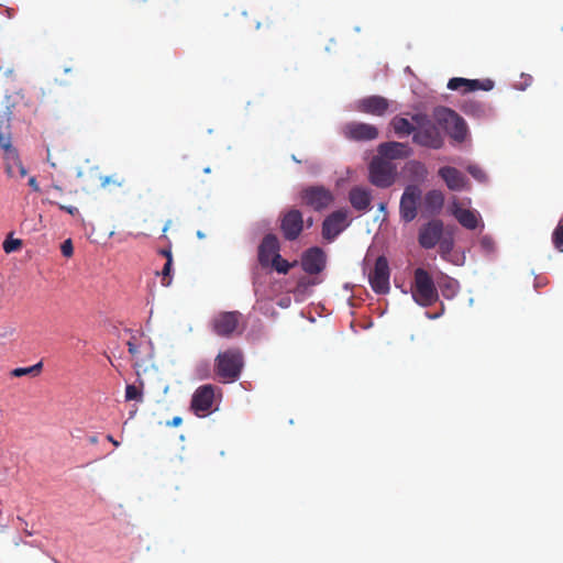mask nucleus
<instances>
[{
  "mask_svg": "<svg viewBox=\"0 0 563 563\" xmlns=\"http://www.w3.org/2000/svg\"><path fill=\"white\" fill-rule=\"evenodd\" d=\"M107 184H109V177H106V178L102 180V185H103V186H104V185H107Z\"/></svg>",
  "mask_w": 563,
  "mask_h": 563,
  "instance_id": "nucleus-48",
  "label": "nucleus"
},
{
  "mask_svg": "<svg viewBox=\"0 0 563 563\" xmlns=\"http://www.w3.org/2000/svg\"><path fill=\"white\" fill-rule=\"evenodd\" d=\"M389 266L386 257L379 256L374 268L368 274V280L372 289L376 294H387L389 291Z\"/></svg>",
  "mask_w": 563,
  "mask_h": 563,
  "instance_id": "nucleus-11",
  "label": "nucleus"
},
{
  "mask_svg": "<svg viewBox=\"0 0 563 563\" xmlns=\"http://www.w3.org/2000/svg\"><path fill=\"white\" fill-rule=\"evenodd\" d=\"M413 300L421 307H430L439 300L432 276L424 268H416L411 287Z\"/></svg>",
  "mask_w": 563,
  "mask_h": 563,
  "instance_id": "nucleus-3",
  "label": "nucleus"
},
{
  "mask_svg": "<svg viewBox=\"0 0 563 563\" xmlns=\"http://www.w3.org/2000/svg\"><path fill=\"white\" fill-rule=\"evenodd\" d=\"M22 246V241L20 239H12L8 236L3 242V251L8 254L16 252Z\"/></svg>",
  "mask_w": 563,
  "mask_h": 563,
  "instance_id": "nucleus-34",
  "label": "nucleus"
},
{
  "mask_svg": "<svg viewBox=\"0 0 563 563\" xmlns=\"http://www.w3.org/2000/svg\"><path fill=\"white\" fill-rule=\"evenodd\" d=\"M439 176L445 181L449 189L459 191L466 184L465 176L455 167L444 166L439 169Z\"/></svg>",
  "mask_w": 563,
  "mask_h": 563,
  "instance_id": "nucleus-19",
  "label": "nucleus"
},
{
  "mask_svg": "<svg viewBox=\"0 0 563 563\" xmlns=\"http://www.w3.org/2000/svg\"><path fill=\"white\" fill-rule=\"evenodd\" d=\"M10 120L11 112L9 109H0V147L3 152L14 148L11 143Z\"/></svg>",
  "mask_w": 563,
  "mask_h": 563,
  "instance_id": "nucleus-23",
  "label": "nucleus"
},
{
  "mask_svg": "<svg viewBox=\"0 0 563 563\" xmlns=\"http://www.w3.org/2000/svg\"><path fill=\"white\" fill-rule=\"evenodd\" d=\"M107 440L109 442H111L114 446H119L120 445V443L111 434L107 435Z\"/></svg>",
  "mask_w": 563,
  "mask_h": 563,
  "instance_id": "nucleus-44",
  "label": "nucleus"
},
{
  "mask_svg": "<svg viewBox=\"0 0 563 563\" xmlns=\"http://www.w3.org/2000/svg\"><path fill=\"white\" fill-rule=\"evenodd\" d=\"M164 257H166V261L168 258H173L170 249H165L159 252Z\"/></svg>",
  "mask_w": 563,
  "mask_h": 563,
  "instance_id": "nucleus-43",
  "label": "nucleus"
},
{
  "mask_svg": "<svg viewBox=\"0 0 563 563\" xmlns=\"http://www.w3.org/2000/svg\"><path fill=\"white\" fill-rule=\"evenodd\" d=\"M29 185L30 187L34 190V191H40V187H38V184L36 181V178L35 177H31L29 179Z\"/></svg>",
  "mask_w": 563,
  "mask_h": 563,
  "instance_id": "nucleus-42",
  "label": "nucleus"
},
{
  "mask_svg": "<svg viewBox=\"0 0 563 563\" xmlns=\"http://www.w3.org/2000/svg\"><path fill=\"white\" fill-rule=\"evenodd\" d=\"M53 203L56 205L60 210L66 211L67 213L71 214V216L78 214V209L76 207L65 206V205L57 203V202H53Z\"/></svg>",
  "mask_w": 563,
  "mask_h": 563,
  "instance_id": "nucleus-38",
  "label": "nucleus"
},
{
  "mask_svg": "<svg viewBox=\"0 0 563 563\" xmlns=\"http://www.w3.org/2000/svg\"><path fill=\"white\" fill-rule=\"evenodd\" d=\"M378 157L391 159L406 158L411 154L410 147L405 143L385 142L378 145Z\"/></svg>",
  "mask_w": 563,
  "mask_h": 563,
  "instance_id": "nucleus-18",
  "label": "nucleus"
},
{
  "mask_svg": "<svg viewBox=\"0 0 563 563\" xmlns=\"http://www.w3.org/2000/svg\"><path fill=\"white\" fill-rule=\"evenodd\" d=\"M197 374L200 378H207L209 376V366L207 363L197 366Z\"/></svg>",
  "mask_w": 563,
  "mask_h": 563,
  "instance_id": "nucleus-39",
  "label": "nucleus"
},
{
  "mask_svg": "<svg viewBox=\"0 0 563 563\" xmlns=\"http://www.w3.org/2000/svg\"><path fill=\"white\" fill-rule=\"evenodd\" d=\"M437 118L440 122L446 124L448 132L454 141L461 143L466 139V123L456 112L448 108H442L437 111Z\"/></svg>",
  "mask_w": 563,
  "mask_h": 563,
  "instance_id": "nucleus-6",
  "label": "nucleus"
},
{
  "mask_svg": "<svg viewBox=\"0 0 563 563\" xmlns=\"http://www.w3.org/2000/svg\"><path fill=\"white\" fill-rule=\"evenodd\" d=\"M54 188L62 191V188L59 186H54Z\"/></svg>",
  "mask_w": 563,
  "mask_h": 563,
  "instance_id": "nucleus-51",
  "label": "nucleus"
},
{
  "mask_svg": "<svg viewBox=\"0 0 563 563\" xmlns=\"http://www.w3.org/2000/svg\"><path fill=\"white\" fill-rule=\"evenodd\" d=\"M143 380H140V386L136 385H126L125 387V400L126 401H143Z\"/></svg>",
  "mask_w": 563,
  "mask_h": 563,
  "instance_id": "nucleus-26",
  "label": "nucleus"
},
{
  "mask_svg": "<svg viewBox=\"0 0 563 563\" xmlns=\"http://www.w3.org/2000/svg\"><path fill=\"white\" fill-rule=\"evenodd\" d=\"M443 234V223L441 220H431L423 224L419 230L418 242L426 250L433 249Z\"/></svg>",
  "mask_w": 563,
  "mask_h": 563,
  "instance_id": "nucleus-14",
  "label": "nucleus"
},
{
  "mask_svg": "<svg viewBox=\"0 0 563 563\" xmlns=\"http://www.w3.org/2000/svg\"><path fill=\"white\" fill-rule=\"evenodd\" d=\"M42 362H38L35 365L29 367H18L11 372V375L14 377H22L25 375L37 376L42 371Z\"/></svg>",
  "mask_w": 563,
  "mask_h": 563,
  "instance_id": "nucleus-27",
  "label": "nucleus"
},
{
  "mask_svg": "<svg viewBox=\"0 0 563 563\" xmlns=\"http://www.w3.org/2000/svg\"><path fill=\"white\" fill-rule=\"evenodd\" d=\"M302 269L310 274H319L325 267V255L319 247H311L306 251L301 258Z\"/></svg>",
  "mask_w": 563,
  "mask_h": 563,
  "instance_id": "nucleus-17",
  "label": "nucleus"
},
{
  "mask_svg": "<svg viewBox=\"0 0 563 563\" xmlns=\"http://www.w3.org/2000/svg\"><path fill=\"white\" fill-rule=\"evenodd\" d=\"M342 135L354 142H368L376 140L379 135L378 129L369 123L347 122L341 129Z\"/></svg>",
  "mask_w": 563,
  "mask_h": 563,
  "instance_id": "nucleus-9",
  "label": "nucleus"
},
{
  "mask_svg": "<svg viewBox=\"0 0 563 563\" xmlns=\"http://www.w3.org/2000/svg\"><path fill=\"white\" fill-rule=\"evenodd\" d=\"M300 198L303 206L317 212L328 209L334 202L333 192L322 185L305 187L300 191Z\"/></svg>",
  "mask_w": 563,
  "mask_h": 563,
  "instance_id": "nucleus-5",
  "label": "nucleus"
},
{
  "mask_svg": "<svg viewBox=\"0 0 563 563\" xmlns=\"http://www.w3.org/2000/svg\"><path fill=\"white\" fill-rule=\"evenodd\" d=\"M448 88L450 90H460L462 89L463 92H468V84L466 78L462 77H454L451 78L448 82Z\"/></svg>",
  "mask_w": 563,
  "mask_h": 563,
  "instance_id": "nucleus-32",
  "label": "nucleus"
},
{
  "mask_svg": "<svg viewBox=\"0 0 563 563\" xmlns=\"http://www.w3.org/2000/svg\"><path fill=\"white\" fill-rule=\"evenodd\" d=\"M172 264H173V258H168V261H166V263L162 269V285L163 286H169L172 283V278H170Z\"/></svg>",
  "mask_w": 563,
  "mask_h": 563,
  "instance_id": "nucleus-35",
  "label": "nucleus"
},
{
  "mask_svg": "<svg viewBox=\"0 0 563 563\" xmlns=\"http://www.w3.org/2000/svg\"><path fill=\"white\" fill-rule=\"evenodd\" d=\"M312 223H313L312 218H309V219L307 220V227H308V228H310V227L312 225Z\"/></svg>",
  "mask_w": 563,
  "mask_h": 563,
  "instance_id": "nucleus-47",
  "label": "nucleus"
},
{
  "mask_svg": "<svg viewBox=\"0 0 563 563\" xmlns=\"http://www.w3.org/2000/svg\"><path fill=\"white\" fill-rule=\"evenodd\" d=\"M62 254L66 257H70L73 255V252H74V249H73V244H71V241L70 240H66L63 244H62Z\"/></svg>",
  "mask_w": 563,
  "mask_h": 563,
  "instance_id": "nucleus-37",
  "label": "nucleus"
},
{
  "mask_svg": "<svg viewBox=\"0 0 563 563\" xmlns=\"http://www.w3.org/2000/svg\"><path fill=\"white\" fill-rule=\"evenodd\" d=\"M444 203V196L440 190L428 191L423 198L424 209L431 214L440 212Z\"/></svg>",
  "mask_w": 563,
  "mask_h": 563,
  "instance_id": "nucleus-24",
  "label": "nucleus"
},
{
  "mask_svg": "<svg viewBox=\"0 0 563 563\" xmlns=\"http://www.w3.org/2000/svg\"><path fill=\"white\" fill-rule=\"evenodd\" d=\"M217 387L211 384H206L198 387L191 398L190 408L198 417H205L210 412Z\"/></svg>",
  "mask_w": 563,
  "mask_h": 563,
  "instance_id": "nucleus-10",
  "label": "nucleus"
},
{
  "mask_svg": "<svg viewBox=\"0 0 563 563\" xmlns=\"http://www.w3.org/2000/svg\"><path fill=\"white\" fill-rule=\"evenodd\" d=\"M349 201L357 211H367L371 207V191L364 187L355 186L349 191Z\"/></svg>",
  "mask_w": 563,
  "mask_h": 563,
  "instance_id": "nucleus-20",
  "label": "nucleus"
},
{
  "mask_svg": "<svg viewBox=\"0 0 563 563\" xmlns=\"http://www.w3.org/2000/svg\"><path fill=\"white\" fill-rule=\"evenodd\" d=\"M452 214L461 225L468 230H475L478 225L477 214L470 209L460 207L457 202H453L452 205Z\"/></svg>",
  "mask_w": 563,
  "mask_h": 563,
  "instance_id": "nucleus-21",
  "label": "nucleus"
},
{
  "mask_svg": "<svg viewBox=\"0 0 563 563\" xmlns=\"http://www.w3.org/2000/svg\"><path fill=\"white\" fill-rule=\"evenodd\" d=\"M386 209H387L386 203H384V202L379 203V210H380L382 212H386Z\"/></svg>",
  "mask_w": 563,
  "mask_h": 563,
  "instance_id": "nucleus-46",
  "label": "nucleus"
},
{
  "mask_svg": "<svg viewBox=\"0 0 563 563\" xmlns=\"http://www.w3.org/2000/svg\"><path fill=\"white\" fill-rule=\"evenodd\" d=\"M467 172L477 180H485L486 175L484 170L477 165H470Z\"/></svg>",
  "mask_w": 563,
  "mask_h": 563,
  "instance_id": "nucleus-36",
  "label": "nucleus"
},
{
  "mask_svg": "<svg viewBox=\"0 0 563 563\" xmlns=\"http://www.w3.org/2000/svg\"><path fill=\"white\" fill-rule=\"evenodd\" d=\"M296 264L297 262L289 263L279 255V258H275L269 266H272L279 274H287L288 271Z\"/></svg>",
  "mask_w": 563,
  "mask_h": 563,
  "instance_id": "nucleus-30",
  "label": "nucleus"
},
{
  "mask_svg": "<svg viewBox=\"0 0 563 563\" xmlns=\"http://www.w3.org/2000/svg\"><path fill=\"white\" fill-rule=\"evenodd\" d=\"M181 422H183V419L180 417H174L172 419V421L167 422V426H169V427H178V426L181 424Z\"/></svg>",
  "mask_w": 563,
  "mask_h": 563,
  "instance_id": "nucleus-41",
  "label": "nucleus"
},
{
  "mask_svg": "<svg viewBox=\"0 0 563 563\" xmlns=\"http://www.w3.org/2000/svg\"><path fill=\"white\" fill-rule=\"evenodd\" d=\"M197 235H198L199 238H203V234H202L200 231L197 233Z\"/></svg>",
  "mask_w": 563,
  "mask_h": 563,
  "instance_id": "nucleus-50",
  "label": "nucleus"
},
{
  "mask_svg": "<svg viewBox=\"0 0 563 563\" xmlns=\"http://www.w3.org/2000/svg\"><path fill=\"white\" fill-rule=\"evenodd\" d=\"M303 217L300 210L290 209L280 218V231L287 241H295L302 232Z\"/></svg>",
  "mask_w": 563,
  "mask_h": 563,
  "instance_id": "nucleus-12",
  "label": "nucleus"
},
{
  "mask_svg": "<svg viewBox=\"0 0 563 563\" xmlns=\"http://www.w3.org/2000/svg\"><path fill=\"white\" fill-rule=\"evenodd\" d=\"M391 126L395 131V133L402 137V136H408L410 134L413 135V133L416 132V129H417V125L413 123H411L409 120L405 119V118H400V117H395L393 120H391Z\"/></svg>",
  "mask_w": 563,
  "mask_h": 563,
  "instance_id": "nucleus-25",
  "label": "nucleus"
},
{
  "mask_svg": "<svg viewBox=\"0 0 563 563\" xmlns=\"http://www.w3.org/2000/svg\"><path fill=\"white\" fill-rule=\"evenodd\" d=\"M3 159L5 164V173L8 174V176H14V168H18L21 177H24L26 175L27 172L23 166L19 156V152L15 147L4 151Z\"/></svg>",
  "mask_w": 563,
  "mask_h": 563,
  "instance_id": "nucleus-22",
  "label": "nucleus"
},
{
  "mask_svg": "<svg viewBox=\"0 0 563 563\" xmlns=\"http://www.w3.org/2000/svg\"><path fill=\"white\" fill-rule=\"evenodd\" d=\"M552 242L559 252H563V219L559 221L558 227L552 233Z\"/></svg>",
  "mask_w": 563,
  "mask_h": 563,
  "instance_id": "nucleus-31",
  "label": "nucleus"
},
{
  "mask_svg": "<svg viewBox=\"0 0 563 563\" xmlns=\"http://www.w3.org/2000/svg\"><path fill=\"white\" fill-rule=\"evenodd\" d=\"M347 211L340 209L330 213L322 223V236L333 241L347 225Z\"/></svg>",
  "mask_w": 563,
  "mask_h": 563,
  "instance_id": "nucleus-13",
  "label": "nucleus"
},
{
  "mask_svg": "<svg viewBox=\"0 0 563 563\" xmlns=\"http://www.w3.org/2000/svg\"><path fill=\"white\" fill-rule=\"evenodd\" d=\"M279 241L275 234H266L258 246V263L269 267L275 258H279Z\"/></svg>",
  "mask_w": 563,
  "mask_h": 563,
  "instance_id": "nucleus-15",
  "label": "nucleus"
},
{
  "mask_svg": "<svg viewBox=\"0 0 563 563\" xmlns=\"http://www.w3.org/2000/svg\"><path fill=\"white\" fill-rule=\"evenodd\" d=\"M442 294L446 298H451L457 290V282L451 277L445 276L442 283H439Z\"/></svg>",
  "mask_w": 563,
  "mask_h": 563,
  "instance_id": "nucleus-29",
  "label": "nucleus"
},
{
  "mask_svg": "<svg viewBox=\"0 0 563 563\" xmlns=\"http://www.w3.org/2000/svg\"><path fill=\"white\" fill-rule=\"evenodd\" d=\"M468 92L475 90L489 91L494 88V81L492 79H467Z\"/></svg>",
  "mask_w": 563,
  "mask_h": 563,
  "instance_id": "nucleus-28",
  "label": "nucleus"
},
{
  "mask_svg": "<svg viewBox=\"0 0 563 563\" xmlns=\"http://www.w3.org/2000/svg\"><path fill=\"white\" fill-rule=\"evenodd\" d=\"M389 108V101L382 96H369L357 101L356 110L366 114L382 117Z\"/></svg>",
  "mask_w": 563,
  "mask_h": 563,
  "instance_id": "nucleus-16",
  "label": "nucleus"
},
{
  "mask_svg": "<svg viewBox=\"0 0 563 563\" xmlns=\"http://www.w3.org/2000/svg\"><path fill=\"white\" fill-rule=\"evenodd\" d=\"M408 170L417 177L424 178L427 176V168L421 162L412 161L408 164Z\"/></svg>",
  "mask_w": 563,
  "mask_h": 563,
  "instance_id": "nucleus-33",
  "label": "nucleus"
},
{
  "mask_svg": "<svg viewBox=\"0 0 563 563\" xmlns=\"http://www.w3.org/2000/svg\"><path fill=\"white\" fill-rule=\"evenodd\" d=\"M421 190L418 186L409 185L405 188L399 202V214L402 221L411 222L418 214Z\"/></svg>",
  "mask_w": 563,
  "mask_h": 563,
  "instance_id": "nucleus-7",
  "label": "nucleus"
},
{
  "mask_svg": "<svg viewBox=\"0 0 563 563\" xmlns=\"http://www.w3.org/2000/svg\"><path fill=\"white\" fill-rule=\"evenodd\" d=\"M412 121L417 125L412 135V141L423 147L441 148L443 146V137L439 128L424 113H416Z\"/></svg>",
  "mask_w": 563,
  "mask_h": 563,
  "instance_id": "nucleus-2",
  "label": "nucleus"
},
{
  "mask_svg": "<svg viewBox=\"0 0 563 563\" xmlns=\"http://www.w3.org/2000/svg\"><path fill=\"white\" fill-rule=\"evenodd\" d=\"M88 440H89V442L91 444H97L98 443V437L97 435H91V437H89Z\"/></svg>",
  "mask_w": 563,
  "mask_h": 563,
  "instance_id": "nucleus-45",
  "label": "nucleus"
},
{
  "mask_svg": "<svg viewBox=\"0 0 563 563\" xmlns=\"http://www.w3.org/2000/svg\"><path fill=\"white\" fill-rule=\"evenodd\" d=\"M242 314L239 311H224L214 316L210 322L212 331L222 338L232 336L240 324Z\"/></svg>",
  "mask_w": 563,
  "mask_h": 563,
  "instance_id": "nucleus-8",
  "label": "nucleus"
},
{
  "mask_svg": "<svg viewBox=\"0 0 563 563\" xmlns=\"http://www.w3.org/2000/svg\"><path fill=\"white\" fill-rule=\"evenodd\" d=\"M243 366V354L238 347L220 352L214 358V373L219 380L224 384L238 380Z\"/></svg>",
  "mask_w": 563,
  "mask_h": 563,
  "instance_id": "nucleus-1",
  "label": "nucleus"
},
{
  "mask_svg": "<svg viewBox=\"0 0 563 563\" xmlns=\"http://www.w3.org/2000/svg\"><path fill=\"white\" fill-rule=\"evenodd\" d=\"M128 350L133 357L139 358V347L133 339L128 342Z\"/></svg>",
  "mask_w": 563,
  "mask_h": 563,
  "instance_id": "nucleus-40",
  "label": "nucleus"
},
{
  "mask_svg": "<svg viewBox=\"0 0 563 563\" xmlns=\"http://www.w3.org/2000/svg\"><path fill=\"white\" fill-rule=\"evenodd\" d=\"M18 520H19L22 525H25V526H26V522H25L22 518L18 517Z\"/></svg>",
  "mask_w": 563,
  "mask_h": 563,
  "instance_id": "nucleus-49",
  "label": "nucleus"
},
{
  "mask_svg": "<svg viewBox=\"0 0 563 563\" xmlns=\"http://www.w3.org/2000/svg\"><path fill=\"white\" fill-rule=\"evenodd\" d=\"M369 181L378 188H388L396 180V165L383 157L375 156L368 166Z\"/></svg>",
  "mask_w": 563,
  "mask_h": 563,
  "instance_id": "nucleus-4",
  "label": "nucleus"
}]
</instances>
